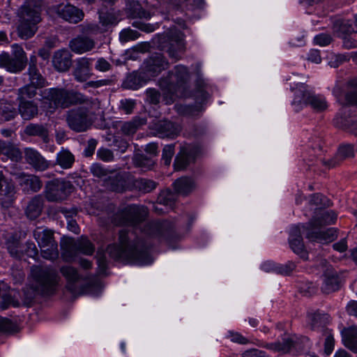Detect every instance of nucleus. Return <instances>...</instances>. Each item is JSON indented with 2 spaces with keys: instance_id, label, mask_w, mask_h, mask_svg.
<instances>
[{
  "instance_id": "40",
  "label": "nucleus",
  "mask_w": 357,
  "mask_h": 357,
  "mask_svg": "<svg viewBox=\"0 0 357 357\" xmlns=\"http://www.w3.org/2000/svg\"><path fill=\"white\" fill-rule=\"evenodd\" d=\"M193 160L194 155L190 153L188 148L183 147L175 158L174 163L175 169L181 170L185 169Z\"/></svg>"
},
{
  "instance_id": "6",
  "label": "nucleus",
  "mask_w": 357,
  "mask_h": 357,
  "mask_svg": "<svg viewBox=\"0 0 357 357\" xmlns=\"http://www.w3.org/2000/svg\"><path fill=\"white\" fill-rule=\"evenodd\" d=\"M84 94L68 90L63 88H50L43 91V98L53 105L50 107L55 110L58 107L62 109L69 108L71 106L82 104L86 101Z\"/></svg>"
},
{
  "instance_id": "52",
  "label": "nucleus",
  "mask_w": 357,
  "mask_h": 357,
  "mask_svg": "<svg viewBox=\"0 0 357 357\" xmlns=\"http://www.w3.org/2000/svg\"><path fill=\"white\" fill-rule=\"evenodd\" d=\"M80 31L83 34H97L102 33L105 29H101L98 24L93 23H84L79 26Z\"/></svg>"
},
{
  "instance_id": "42",
  "label": "nucleus",
  "mask_w": 357,
  "mask_h": 357,
  "mask_svg": "<svg viewBox=\"0 0 357 357\" xmlns=\"http://www.w3.org/2000/svg\"><path fill=\"white\" fill-rule=\"evenodd\" d=\"M175 191L183 195L191 192L195 188L194 181L188 177H181L174 183Z\"/></svg>"
},
{
  "instance_id": "51",
  "label": "nucleus",
  "mask_w": 357,
  "mask_h": 357,
  "mask_svg": "<svg viewBox=\"0 0 357 357\" xmlns=\"http://www.w3.org/2000/svg\"><path fill=\"white\" fill-rule=\"evenodd\" d=\"M136 166L146 169H151L155 165L154 160L144 155H137L134 158Z\"/></svg>"
},
{
  "instance_id": "43",
  "label": "nucleus",
  "mask_w": 357,
  "mask_h": 357,
  "mask_svg": "<svg viewBox=\"0 0 357 357\" xmlns=\"http://www.w3.org/2000/svg\"><path fill=\"white\" fill-rule=\"evenodd\" d=\"M17 115V111L15 106L8 102L0 104V120L8 121L13 119Z\"/></svg>"
},
{
  "instance_id": "3",
  "label": "nucleus",
  "mask_w": 357,
  "mask_h": 357,
  "mask_svg": "<svg viewBox=\"0 0 357 357\" xmlns=\"http://www.w3.org/2000/svg\"><path fill=\"white\" fill-rule=\"evenodd\" d=\"M337 214L333 211H324L313 217L306 225H303V230L306 232V238L311 241L328 243L337 237V231L335 228L323 229L325 225L334 224L337 220Z\"/></svg>"
},
{
  "instance_id": "44",
  "label": "nucleus",
  "mask_w": 357,
  "mask_h": 357,
  "mask_svg": "<svg viewBox=\"0 0 357 357\" xmlns=\"http://www.w3.org/2000/svg\"><path fill=\"white\" fill-rule=\"evenodd\" d=\"M1 154L7 156L13 161H18L22 158L20 151L10 144L0 142Z\"/></svg>"
},
{
  "instance_id": "20",
  "label": "nucleus",
  "mask_w": 357,
  "mask_h": 357,
  "mask_svg": "<svg viewBox=\"0 0 357 357\" xmlns=\"http://www.w3.org/2000/svg\"><path fill=\"white\" fill-rule=\"evenodd\" d=\"M301 229H303L302 225L292 227L289 241L291 250L301 258L306 259L307 258V254L305 250L303 242Z\"/></svg>"
},
{
  "instance_id": "22",
  "label": "nucleus",
  "mask_w": 357,
  "mask_h": 357,
  "mask_svg": "<svg viewBox=\"0 0 357 357\" xmlns=\"http://www.w3.org/2000/svg\"><path fill=\"white\" fill-rule=\"evenodd\" d=\"M60 273L66 280V288L71 292L76 290L75 284L84 278L77 268L71 266H63L60 268Z\"/></svg>"
},
{
  "instance_id": "19",
  "label": "nucleus",
  "mask_w": 357,
  "mask_h": 357,
  "mask_svg": "<svg viewBox=\"0 0 357 357\" xmlns=\"http://www.w3.org/2000/svg\"><path fill=\"white\" fill-rule=\"evenodd\" d=\"M92 59L82 57L77 60L73 70L75 79L80 82L86 81L93 75Z\"/></svg>"
},
{
  "instance_id": "46",
  "label": "nucleus",
  "mask_w": 357,
  "mask_h": 357,
  "mask_svg": "<svg viewBox=\"0 0 357 357\" xmlns=\"http://www.w3.org/2000/svg\"><path fill=\"white\" fill-rule=\"evenodd\" d=\"M7 249L13 258L21 259L24 257L22 244L16 239H10L7 242Z\"/></svg>"
},
{
  "instance_id": "41",
  "label": "nucleus",
  "mask_w": 357,
  "mask_h": 357,
  "mask_svg": "<svg viewBox=\"0 0 357 357\" xmlns=\"http://www.w3.org/2000/svg\"><path fill=\"white\" fill-rule=\"evenodd\" d=\"M21 186L24 191L38 192L42 188V182L40 178L34 175H28L22 178Z\"/></svg>"
},
{
  "instance_id": "10",
  "label": "nucleus",
  "mask_w": 357,
  "mask_h": 357,
  "mask_svg": "<svg viewBox=\"0 0 357 357\" xmlns=\"http://www.w3.org/2000/svg\"><path fill=\"white\" fill-rule=\"evenodd\" d=\"M11 48V55L8 52L0 54V67L4 68L10 73H20L25 68L27 63L26 52L17 44H13Z\"/></svg>"
},
{
  "instance_id": "4",
  "label": "nucleus",
  "mask_w": 357,
  "mask_h": 357,
  "mask_svg": "<svg viewBox=\"0 0 357 357\" xmlns=\"http://www.w3.org/2000/svg\"><path fill=\"white\" fill-rule=\"evenodd\" d=\"M17 35L27 40L33 37L38 30L37 24L41 22V5L39 0H26L17 10Z\"/></svg>"
},
{
  "instance_id": "39",
  "label": "nucleus",
  "mask_w": 357,
  "mask_h": 357,
  "mask_svg": "<svg viewBox=\"0 0 357 357\" xmlns=\"http://www.w3.org/2000/svg\"><path fill=\"white\" fill-rule=\"evenodd\" d=\"M24 132L29 136L40 137L45 143L49 142L48 130L43 125L30 123L26 127Z\"/></svg>"
},
{
  "instance_id": "61",
  "label": "nucleus",
  "mask_w": 357,
  "mask_h": 357,
  "mask_svg": "<svg viewBox=\"0 0 357 357\" xmlns=\"http://www.w3.org/2000/svg\"><path fill=\"white\" fill-rule=\"evenodd\" d=\"M112 68V65L105 59L101 57L98 59L95 64V69L98 71L105 73Z\"/></svg>"
},
{
  "instance_id": "37",
  "label": "nucleus",
  "mask_w": 357,
  "mask_h": 357,
  "mask_svg": "<svg viewBox=\"0 0 357 357\" xmlns=\"http://www.w3.org/2000/svg\"><path fill=\"white\" fill-rule=\"evenodd\" d=\"M145 119L135 116L131 121L124 122L121 126V131L126 135H134L140 126L146 124Z\"/></svg>"
},
{
  "instance_id": "45",
  "label": "nucleus",
  "mask_w": 357,
  "mask_h": 357,
  "mask_svg": "<svg viewBox=\"0 0 357 357\" xmlns=\"http://www.w3.org/2000/svg\"><path fill=\"white\" fill-rule=\"evenodd\" d=\"M144 82L141 75L137 72H133L127 76L123 85L126 89L135 90L142 86Z\"/></svg>"
},
{
  "instance_id": "33",
  "label": "nucleus",
  "mask_w": 357,
  "mask_h": 357,
  "mask_svg": "<svg viewBox=\"0 0 357 357\" xmlns=\"http://www.w3.org/2000/svg\"><path fill=\"white\" fill-rule=\"evenodd\" d=\"M75 161V155L68 149L62 148L56 154L55 165L63 169H68L73 167Z\"/></svg>"
},
{
  "instance_id": "25",
  "label": "nucleus",
  "mask_w": 357,
  "mask_h": 357,
  "mask_svg": "<svg viewBox=\"0 0 357 357\" xmlns=\"http://www.w3.org/2000/svg\"><path fill=\"white\" fill-rule=\"evenodd\" d=\"M354 155V149L351 145H343L340 146L338 151L334 158L330 160L323 159L321 160L324 165L328 168H333L338 165L342 161L347 158Z\"/></svg>"
},
{
  "instance_id": "24",
  "label": "nucleus",
  "mask_w": 357,
  "mask_h": 357,
  "mask_svg": "<svg viewBox=\"0 0 357 357\" xmlns=\"http://www.w3.org/2000/svg\"><path fill=\"white\" fill-rule=\"evenodd\" d=\"M25 159L34 169L44 171L49 167V162L37 151L33 149H26Z\"/></svg>"
},
{
  "instance_id": "8",
  "label": "nucleus",
  "mask_w": 357,
  "mask_h": 357,
  "mask_svg": "<svg viewBox=\"0 0 357 357\" xmlns=\"http://www.w3.org/2000/svg\"><path fill=\"white\" fill-rule=\"evenodd\" d=\"M31 274L36 282L37 290L44 294L52 293L58 282V273L52 267L33 266Z\"/></svg>"
},
{
  "instance_id": "11",
  "label": "nucleus",
  "mask_w": 357,
  "mask_h": 357,
  "mask_svg": "<svg viewBox=\"0 0 357 357\" xmlns=\"http://www.w3.org/2000/svg\"><path fill=\"white\" fill-rule=\"evenodd\" d=\"M144 232L147 236L157 238L160 241L167 243L176 236L174 226L169 220L148 222L144 227Z\"/></svg>"
},
{
  "instance_id": "32",
  "label": "nucleus",
  "mask_w": 357,
  "mask_h": 357,
  "mask_svg": "<svg viewBox=\"0 0 357 357\" xmlns=\"http://www.w3.org/2000/svg\"><path fill=\"white\" fill-rule=\"evenodd\" d=\"M342 335L344 346L357 353V328L352 326L344 328L342 331Z\"/></svg>"
},
{
  "instance_id": "36",
  "label": "nucleus",
  "mask_w": 357,
  "mask_h": 357,
  "mask_svg": "<svg viewBox=\"0 0 357 357\" xmlns=\"http://www.w3.org/2000/svg\"><path fill=\"white\" fill-rule=\"evenodd\" d=\"M295 341L290 335H287L282 338V342L278 341L274 343L267 344L266 347L275 351L286 354L290 351L294 346Z\"/></svg>"
},
{
  "instance_id": "62",
  "label": "nucleus",
  "mask_w": 357,
  "mask_h": 357,
  "mask_svg": "<svg viewBox=\"0 0 357 357\" xmlns=\"http://www.w3.org/2000/svg\"><path fill=\"white\" fill-rule=\"evenodd\" d=\"M100 22L103 26H107L116 23L115 16L109 13H101L99 15Z\"/></svg>"
},
{
  "instance_id": "38",
  "label": "nucleus",
  "mask_w": 357,
  "mask_h": 357,
  "mask_svg": "<svg viewBox=\"0 0 357 357\" xmlns=\"http://www.w3.org/2000/svg\"><path fill=\"white\" fill-rule=\"evenodd\" d=\"M33 237L39 246L56 243L54 238L53 231L50 229H43L38 227L33 231Z\"/></svg>"
},
{
  "instance_id": "13",
  "label": "nucleus",
  "mask_w": 357,
  "mask_h": 357,
  "mask_svg": "<svg viewBox=\"0 0 357 357\" xmlns=\"http://www.w3.org/2000/svg\"><path fill=\"white\" fill-rule=\"evenodd\" d=\"M73 188L70 181L54 179L47 183L45 197L49 202H61L68 198Z\"/></svg>"
},
{
  "instance_id": "54",
  "label": "nucleus",
  "mask_w": 357,
  "mask_h": 357,
  "mask_svg": "<svg viewBox=\"0 0 357 357\" xmlns=\"http://www.w3.org/2000/svg\"><path fill=\"white\" fill-rule=\"evenodd\" d=\"M158 203L165 206H171L175 201V195L169 190L162 191L158 198Z\"/></svg>"
},
{
  "instance_id": "12",
  "label": "nucleus",
  "mask_w": 357,
  "mask_h": 357,
  "mask_svg": "<svg viewBox=\"0 0 357 357\" xmlns=\"http://www.w3.org/2000/svg\"><path fill=\"white\" fill-rule=\"evenodd\" d=\"M147 215V209L144 206L128 205L120 209L116 214V225H135L142 222Z\"/></svg>"
},
{
  "instance_id": "47",
  "label": "nucleus",
  "mask_w": 357,
  "mask_h": 357,
  "mask_svg": "<svg viewBox=\"0 0 357 357\" xmlns=\"http://www.w3.org/2000/svg\"><path fill=\"white\" fill-rule=\"evenodd\" d=\"M38 89L39 88L31 84H26L18 89L17 100L28 101L27 99H31L36 96Z\"/></svg>"
},
{
  "instance_id": "7",
  "label": "nucleus",
  "mask_w": 357,
  "mask_h": 357,
  "mask_svg": "<svg viewBox=\"0 0 357 357\" xmlns=\"http://www.w3.org/2000/svg\"><path fill=\"white\" fill-rule=\"evenodd\" d=\"M189 78L190 74L188 68L178 65L175 66L174 71L169 73L167 77L160 79L159 86L171 94L185 96L184 91Z\"/></svg>"
},
{
  "instance_id": "26",
  "label": "nucleus",
  "mask_w": 357,
  "mask_h": 357,
  "mask_svg": "<svg viewBox=\"0 0 357 357\" xmlns=\"http://www.w3.org/2000/svg\"><path fill=\"white\" fill-rule=\"evenodd\" d=\"M71 57L70 52L67 50L55 52L52 59L54 68L60 72L68 70L72 63Z\"/></svg>"
},
{
  "instance_id": "63",
  "label": "nucleus",
  "mask_w": 357,
  "mask_h": 357,
  "mask_svg": "<svg viewBox=\"0 0 357 357\" xmlns=\"http://www.w3.org/2000/svg\"><path fill=\"white\" fill-rule=\"evenodd\" d=\"M193 96L196 102L199 104H202L208 98V93L206 91L203 86H198Z\"/></svg>"
},
{
  "instance_id": "50",
  "label": "nucleus",
  "mask_w": 357,
  "mask_h": 357,
  "mask_svg": "<svg viewBox=\"0 0 357 357\" xmlns=\"http://www.w3.org/2000/svg\"><path fill=\"white\" fill-rule=\"evenodd\" d=\"M333 28L335 31L342 33L348 34L354 32L351 22L347 20H337L335 21Z\"/></svg>"
},
{
  "instance_id": "56",
  "label": "nucleus",
  "mask_w": 357,
  "mask_h": 357,
  "mask_svg": "<svg viewBox=\"0 0 357 357\" xmlns=\"http://www.w3.org/2000/svg\"><path fill=\"white\" fill-rule=\"evenodd\" d=\"M140 34L138 31L130 29H123L119 35V39L123 43L133 40L139 38Z\"/></svg>"
},
{
  "instance_id": "34",
  "label": "nucleus",
  "mask_w": 357,
  "mask_h": 357,
  "mask_svg": "<svg viewBox=\"0 0 357 357\" xmlns=\"http://www.w3.org/2000/svg\"><path fill=\"white\" fill-rule=\"evenodd\" d=\"M158 183L151 179L139 178H134L132 176L131 189L135 188L143 193H149L155 190Z\"/></svg>"
},
{
  "instance_id": "60",
  "label": "nucleus",
  "mask_w": 357,
  "mask_h": 357,
  "mask_svg": "<svg viewBox=\"0 0 357 357\" xmlns=\"http://www.w3.org/2000/svg\"><path fill=\"white\" fill-rule=\"evenodd\" d=\"M112 77L111 78L88 82L84 84V88L86 89L87 87H92L96 89L104 86L111 85L114 82Z\"/></svg>"
},
{
  "instance_id": "17",
  "label": "nucleus",
  "mask_w": 357,
  "mask_h": 357,
  "mask_svg": "<svg viewBox=\"0 0 357 357\" xmlns=\"http://www.w3.org/2000/svg\"><path fill=\"white\" fill-rule=\"evenodd\" d=\"M132 176L128 173L116 174L104 181V185L109 190L123 192L131 190Z\"/></svg>"
},
{
  "instance_id": "49",
  "label": "nucleus",
  "mask_w": 357,
  "mask_h": 357,
  "mask_svg": "<svg viewBox=\"0 0 357 357\" xmlns=\"http://www.w3.org/2000/svg\"><path fill=\"white\" fill-rule=\"evenodd\" d=\"M27 73L29 77V84L35 85L36 87H38L40 89L46 86V79L39 73L38 68L28 69Z\"/></svg>"
},
{
  "instance_id": "28",
  "label": "nucleus",
  "mask_w": 357,
  "mask_h": 357,
  "mask_svg": "<svg viewBox=\"0 0 357 357\" xmlns=\"http://www.w3.org/2000/svg\"><path fill=\"white\" fill-rule=\"evenodd\" d=\"M94 47V40L88 37H77L70 42L71 50L77 54L91 51Z\"/></svg>"
},
{
  "instance_id": "16",
  "label": "nucleus",
  "mask_w": 357,
  "mask_h": 357,
  "mask_svg": "<svg viewBox=\"0 0 357 357\" xmlns=\"http://www.w3.org/2000/svg\"><path fill=\"white\" fill-rule=\"evenodd\" d=\"M153 133L159 137H176L181 130V127L168 120L155 121L150 126Z\"/></svg>"
},
{
  "instance_id": "55",
  "label": "nucleus",
  "mask_w": 357,
  "mask_h": 357,
  "mask_svg": "<svg viewBox=\"0 0 357 357\" xmlns=\"http://www.w3.org/2000/svg\"><path fill=\"white\" fill-rule=\"evenodd\" d=\"M11 305L17 307L19 306V302L14 301L10 295L6 293L3 294L0 297V310H6Z\"/></svg>"
},
{
  "instance_id": "64",
  "label": "nucleus",
  "mask_w": 357,
  "mask_h": 357,
  "mask_svg": "<svg viewBox=\"0 0 357 357\" xmlns=\"http://www.w3.org/2000/svg\"><path fill=\"white\" fill-rule=\"evenodd\" d=\"M136 102L133 100L125 99L121 101L120 108L127 114H130L132 112L135 108Z\"/></svg>"
},
{
  "instance_id": "18",
  "label": "nucleus",
  "mask_w": 357,
  "mask_h": 357,
  "mask_svg": "<svg viewBox=\"0 0 357 357\" xmlns=\"http://www.w3.org/2000/svg\"><path fill=\"white\" fill-rule=\"evenodd\" d=\"M167 38L169 41V45L167 47L169 56L176 60L179 59V54L185 51L183 35L181 32L176 31L167 36Z\"/></svg>"
},
{
  "instance_id": "59",
  "label": "nucleus",
  "mask_w": 357,
  "mask_h": 357,
  "mask_svg": "<svg viewBox=\"0 0 357 357\" xmlns=\"http://www.w3.org/2000/svg\"><path fill=\"white\" fill-rule=\"evenodd\" d=\"M24 249V256L26 255L29 257L35 258L38 255V250L33 242H27L26 244H22Z\"/></svg>"
},
{
  "instance_id": "21",
  "label": "nucleus",
  "mask_w": 357,
  "mask_h": 357,
  "mask_svg": "<svg viewBox=\"0 0 357 357\" xmlns=\"http://www.w3.org/2000/svg\"><path fill=\"white\" fill-rule=\"evenodd\" d=\"M0 191L4 196L1 205L5 208H9L15 199V188L12 181L6 178L2 172H0Z\"/></svg>"
},
{
  "instance_id": "9",
  "label": "nucleus",
  "mask_w": 357,
  "mask_h": 357,
  "mask_svg": "<svg viewBox=\"0 0 357 357\" xmlns=\"http://www.w3.org/2000/svg\"><path fill=\"white\" fill-rule=\"evenodd\" d=\"M61 246L62 248L61 257L66 262L73 261L78 253L91 255L95 250L93 244L86 237L84 236L77 241L70 238H66Z\"/></svg>"
},
{
  "instance_id": "57",
  "label": "nucleus",
  "mask_w": 357,
  "mask_h": 357,
  "mask_svg": "<svg viewBox=\"0 0 357 357\" xmlns=\"http://www.w3.org/2000/svg\"><path fill=\"white\" fill-rule=\"evenodd\" d=\"M174 155V145H166L162 150V160L164 161L165 165H169L172 158Z\"/></svg>"
},
{
  "instance_id": "53",
  "label": "nucleus",
  "mask_w": 357,
  "mask_h": 357,
  "mask_svg": "<svg viewBox=\"0 0 357 357\" xmlns=\"http://www.w3.org/2000/svg\"><path fill=\"white\" fill-rule=\"evenodd\" d=\"M322 334L326 336L324 342V352L326 355H329L332 353L334 349L335 340L333 335L331 333V331L329 329H324Z\"/></svg>"
},
{
  "instance_id": "31",
  "label": "nucleus",
  "mask_w": 357,
  "mask_h": 357,
  "mask_svg": "<svg viewBox=\"0 0 357 357\" xmlns=\"http://www.w3.org/2000/svg\"><path fill=\"white\" fill-rule=\"evenodd\" d=\"M44 200L41 195H36L29 202L26 208V216L31 220L37 218L41 213Z\"/></svg>"
},
{
  "instance_id": "2",
  "label": "nucleus",
  "mask_w": 357,
  "mask_h": 357,
  "mask_svg": "<svg viewBox=\"0 0 357 357\" xmlns=\"http://www.w3.org/2000/svg\"><path fill=\"white\" fill-rule=\"evenodd\" d=\"M80 105L69 109L66 115L68 127L77 132L86 131L100 110V101L98 98L86 97V101Z\"/></svg>"
},
{
  "instance_id": "23",
  "label": "nucleus",
  "mask_w": 357,
  "mask_h": 357,
  "mask_svg": "<svg viewBox=\"0 0 357 357\" xmlns=\"http://www.w3.org/2000/svg\"><path fill=\"white\" fill-rule=\"evenodd\" d=\"M334 123L336 127L357 136V120L356 116L342 113L335 116Z\"/></svg>"
},
{
  "instance_id": "58",
  "label": "nucleus",
  "mask_w": 357,
  "mask_h": 357,
  "mask_svg": "<svg viewBox=\"0 0 357 357\" xmlns=\"http://www.w3.org/2000/svg\"><path fill=\"white\" fill-rule=\"evenodd\" d=\"M91 173L98 178H103L108 174V170L99 163H93L90 167Z\"/></svg>"
},
{
  "instance_id": "35",
  "label": "nucleus",
  "mask_w": 357,
  "mask_h": 357,
  "mask_svg": "<svg viewBox=\"0 0 357 357\" xmlns=\"http://www.w3.org/2000/svg\"><path fill=\"white\" fill-rule=\"evenodd\" d=\"M19 112L24 120H30L37 116L38 107L33 101H19Z\"/></svg>"
},
{
  "instance_id": "5",
  "label": "nucleus",
  "mask_w": 357,
  "mask_h": 357,
  "mask_svg": "<svg viewBox=\"0 0 357 357\" xmlns=\"http://www.w3.org/2000/svg\"><path fill=\"white\" fill-rule=\"evenodd\" d=\"M294 98L292 105L296 112L301 111L304 106H309L314 112L321 113L328 108L326 98L321 94H317L310 89L304 83H298L294 89Z\"/></svg>"
},
{
  "instance_id": "27",
  "label": "nucleus",
  "mask_w": 357,
  "mask_h": 357,
  "mask_svg": "<svg viewBox=\"0 0 357 357\" xmlns=\"http://www.w3.org/2000/svg\"><path fill=\"white\" fill-rule=\"evenodd\" d=\"M168 66L169 63L162 54L155 53L148 59L146 68L151 75L156 76Z\"/></svg>"
},
{
  "instance_id": "29",
  "label": "nucleus",
  "mask_w": 357,
  "mask_h": 357,
  "mask_svg": "<svg viewBox=\"0 0 357 357\" xmlns=\"http://www.w3.org/2000/svg\"><path fill=\"white\" fill-rule=\"evenodd\" d=\"M309 324L313 331L324 333V329H328L326 326L329 321L328 314H321L319 312L308 314Z\"/></svg>"
},
{
  "instance_id": "30",
  "label": "nucleus",
  "mask_w": 357,
  "mask_h": 357,
  "mask_svg": "<svg viewBox=\"0 0 357 357\" xmlns=\"http://www.w3.org/2000/svg\"><path fill=\"white\" fill-rule=\"evenodd\" d=\"M126 13L131 18L149 20L151 17V13L144 9L139 1L135 0L127 3Z\"/></svg>"
},
{
  "instance_id": "15",
  "label": "nucleus",
  "mask_w": 357,
  "mask_h": 357,
  "mask_svg": "<svg viewBox=\"0 0 357 357\" xmlns=\"http://www.w3.org/2000/svg\"><path fill=\"white\" fill-rule=\"evenodd\" d=\"M52 10L63 20L73 24L81 22L84 17L82 10L71 4L54 6Z\"/></svg>"
},
{
  "instance_id": "1",
  "label": "nucleus",
  "mask_w": 357,
  "mask_h": 357,
  "mask_svg": "<svg viewBox=\"0 0 357 357\" xmlns=\"http://www.w3.org/2000/svg\"><path fill=\"white\" fill-rule=\"evenodd\" d=\"M132 233L127 229L119 231V243L108 245L107 252L115 260L138 265H148L152 263L153 258L149 253V248L144 241L132 239Z\"/></svg>"
},
{
  "instance_id": "14",
  "label": "nucleus",
  "mask_w": 357,
  "mask_h": 357,
  "mask_svg": "<svg viewBox=\"0 0 357 357\" xmlns=\"http://www.w3.org/2000/svg\"><path fill=\"white\" fill-rule=\"evenodd\" d=\"M324 268L323 283L321 287L324 294H329L337 291L341 287V280L333 268L326 260L321 261Z\"/></svg>"
},
{
  "instance_id": "48",
  "label": "nucleus",
  "mask_w": 357,
  "mask_h": 357,
  "mask_svg": "<svg viewBox=\"0 0 357 357\" xmlns=\"http://www.w3.org/2000/svg\"><path fill=\"white\" fill-rule=\"evenodd\" d=\"M41 251V255L43 258L54 261L59 257V250L57 243H50L45 245L39 246Z\"/></svg>"
}]
</instances>
